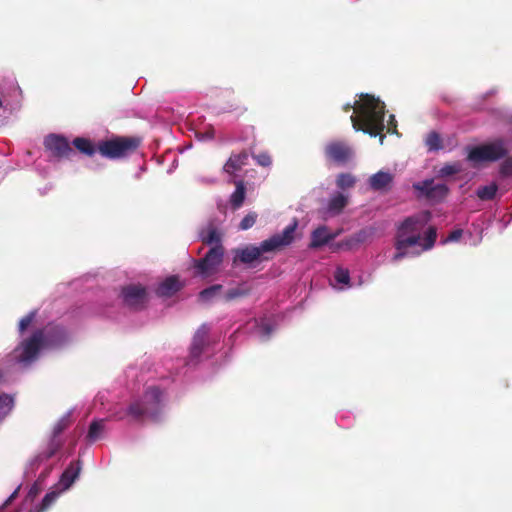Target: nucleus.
Returning a JSON list of instances; mask_svg holds the SVG:
<instances>
[{"mask_svg": "<svg viewBox=\"0 0 512 512\" xmlns=\"http://www.w3.org/2000/svg\"><path fill=\"white\" fill-rule=\"evenodd\" d=\"M353 108L356 114H353L350 119L355 130L363 131L374 137L381 135L385 129V105L383 102L372 95L362 94L361 102L356 107L350 103L343 107L345 112H349Z\"/></svg>", "mask_w": 512, "mask_h": 512, "instance_id": "f257e3e1", "label": "nucleus"}, {"mask_svg": "<svg viewBox=\"0 0 512 512\" xmlns=\"http://www.w3.org/2000/svg\"><path fill=\"white\" fill-rule=\"evenodd\" d=\"M297 222L288 225L282 233L275 234L272 237L262 241L259 246L246 245L233 249L234 266L238 264L252 265L255 261L269 260L267 253H273L284 246L289 245L294 239V232Z\"/></svg>", "mask_w": 512, "mask_h": 512, "instance_id": "f03ea898", "label": "nucleus"}, {"mask_svg": "<svg viewBox=\"0 0 512 512\" xmlns=\"http://www.w3.org/2000/svg\"><path fill=\"white\" fill-rule=\"evenodd\" d=\"M141 145V138L136 136H115L99 141L98 152L108 159H120L134 153Z\"/></svg>", "mask_w": 512, "mask_h": 512, "instance_id": "7ed1b4c3", "label": "nucleus"}, {"mask_svg": "<svg viewBox=\"0 0 512 512\" xmlns=\"http://www.w3.org/2000/svg\"><path fill=\"white\" fill-rule=\"evenodd\" d=\"M430 219L431 213L429 211H422L405 218L397 226L395 239L399 240L400 244L418 245L422 239L420 232Z\"/></svg>", "mask_w": 512, "mask_h": 512, "instance_id": "20e7f679", "label": "nucleus"}, {"mask_svg": "<svg viewBox=\"0 0 512 512\" xmlns=\"http://www.w3.org/2000/svg\"><path fill=\"white\" fill-rule=\"evenodd\" d=\"M161 397L162 391L158 387H149L142 399L129 405L127 413L135 420H141L144 416L157 420L160 414Z\"/></svg>", "mask_w": 512, "mask_h": 512, "instance_id": "39448f33", "label": "nucleus"}, {"mask_svg": "<svg viewBox=\"0 0 512 512\" xmlns=\"http://www.w3.org/2000/svg\"><path fill=\"white\" fill-rule=\"evenodd\" d=\"M507 154L506 142L503 139H496L472 148L468 154V160L476 163L494 162L504 158Z\"/></svg>", "mask_w": 512, "mask_h": 512, "instance_id": "423d86ee", "label": "nucleus"}, {"mask_svg": "<svg viewBox=\"0 0 512 512\" xmlns=\"http://www.w3.org/2000/svg\"><path fill=\"white\" fill-rule=\"evenodd\" d=\"M45 348L43 343V331L35 330L32 335L24 339L16 352V359L20 363L29 364L35 361L41 349Z\"/></svg>", "mask_w": 512, "mask_h": 512, "instance_id": "0eeeda50", "label": "nucleus"}, {"mask_svg": "<svg viewBox=\"0 0 512 512\" xmlns=\"http://www.w3.org/2000/svg\"><path fill=\"white\" fill-rule=\"evenodd\" d=\"M121 297L124 305L135 311L144 309L149 302L147 289L141 284H129L122 287Z\"/></svg>", "mask_w": 512, "mask_h": 512, "instance_id": "6e6552de", "label": "nucleus"}, {"mask_svg": "<svg viewBox=\"0 0 512 512\" xmlns=\"http://www.w3.org/2000/svg\"><path fill=\"white\" fill-rule=\"evenodd\" d=\"M223 257L224 247L222 245L211 247L203 258L194 261V268L197 274L209 276L215 273L222 263Z\"/></svg>", "mask_w": 512, "mask_h": 512, "instance_id": "1a4fd4ad", "label": "nucleus"}, {"mask_svg": "<svg viewBox=\"0 0 512 512\" xmlns=\"http://www.w3.org/2000/svg\"><path fill=\"white\" fill-rule=\"evenodd\" d=\"M413 189L419 192L418 197L439 203L448 195L449 188L446 184L435 183L433 179H426L413 184Z\"/></svg>", "mask_w": 512, "mask_h": 512, "instance_id": "9d476101", "label": "nucleus"}, {"mask_svg": "<svg viewBox=\"0 0 512 512\" xmlns=\"http://www.w3.org/2000/svg\"><path fill=\"white\" fill-rule=\"evenodd\" d=\"M324 154L327 160L338 165H344L353 158L354 151L347 142L334 140L325 146Z\"/></svg>", "mask_w": 512, "mask_h": 512, "instance_id": "9b49d317", "label": "nucleus"}, {"mask_svg": "<svg viewBox=\"0 0 512 512\" xmlns=\"http://www.w3.org/2000/svg\"><path fill=\"white\" fill-rule=\"evenodd\" d=\"M44 146L53 157L58 159H69L74 155V150L68 139L61 135H48L44 140Z\"/></svg>", "mask_w": 512, "mask_h": 512, "instance_id": "f8f14e48", "label": "nucleus"}, {"mask_svg": "<svg viewBox=\"0 0 512 512\" xmlns=\"http://www.w3.org/2000/svg\"><path fill=\"white\" fill-rule=\"evenodd\" d=\"M37 331H43V343L45 348H55L67 341V332L60 325L49 324Z\"/></svg>", "mask_w": 512, "mask_h": 512, "instance_id": "ddd939ff", "label": "nucleus"}, {"mask_svg": "<svg viewBox=\"0 0 512 512\" xmlns=\"http://www.w3.org/2000/svg\"><path fill=\"white\" fill-rule=\"evenodd\" d=\"M182 288L178 276L167 277L157 286L155 292L159 297H171Z\"/></svg>", "mask_w": 512, "mask_h": 512, "instance_id": "4468645a", "label": "nucleus"}, {"mask_svg": "<svg viewBox=\"0 0 512 512\" xmlns=\"http://www.w3.org/2000/svg\"><path fill=\"white\" fill-rule=\"evenodd\" d=\"M336 236L337 234H332L329 232L327 226H319L311 234V242L309 247L312 249L320 248L328 244Z\"/></svg>", "mask_w": 512, "mask_h": 512, "instance_id": "2eb2a0df", "label": "nucleus"}, {"mask_svg": "<svg viewBox=\"0 0 512 512\" xmlns=\"http://www.w3.org/2000/svg\"><path fill=\"white\" fill-rule=\"evenodd\" d=\"M209 328L206 325H202L195 333L191 348L190 354L193 358H198L206 345V340L208 336Z\"/></svg>", "mask_w": 512, "mask_h": 512, "instance_id": "dca6fc26", "label": "nucleus"}, {"mask_svg": "<svg viewBox=\"0 0 512 512\" xmlns=\"http://www.w3.org/2000/svg\"><path fill=\"white\" fill-rule=\"evenodd\" d=\"M249 153L246 150L241 151L238 154H232L224 164L223 170L233 175L236 171H239L243 166L247 164Z\"/></svg>", "mask_w": 512, "mask_h": 512, "instance_id": "f3484780", "label": "nucleus"}, {"mask_svg": "<svg viewBox=\"0 0 512 512\" xmlns=\"http://www.w3.org/2000/svg\"><path fill=\"white\" fill-rule=\"evenodd\" d=\"M81 471V461H73L69 464V466L62 473L60 483L61 485L67 489L69 488L74 481L78 478Z\"/></svg>", "mask_w": 512, "mask_h": 512, "instance_id": "a211bd4d", "label": "nucleus"}, {"mask_svg": "<svg viewBox=\"0 0 512 512\" xmlns=\"http://www.w3.org/2000/svg\"><path fill=\"white\" fill-rule=\"evenodd\" d=\"M393 182V175L389 172L378 171L369 178V185L375 191L386 189Z\"/></svg>", "mask_w": 512, "mask_h": 512, "instance_id": "6ab92c4d", "label": "nucleus"}, {"mask_svg": "<svg viewBox=\"0 0 512 512\" xmlns=\"http://www.w3.org/2000/svg\"><path fill=\"white\" fill-rule=\"evenodd\" d=\"M72 144L81 154L88 157H92L96 152H98L97 145L85 137H76Z\"/></svg>", "mask_w": 512, "mask_h": 512, "instance_id": "aec40b11", "label": "nucleus"}, {"mask_svg": "<svg viewBox=\"0 0 512 512\" xmlns=\"http://www.w3.org/2000/svg\"><path fill=\"white\" fill-rule=\"evenodd\" d=\"M348 204L347 196L337 193L333 195L328 202V212L332 215L340 214Z\"/></svg>", "mask_w": 512, "mask_h": 512, "instance_id": "412c9836", "label": "nucleus"}, {"mask_svg": "<svg viewBox=\"0 0 512 512\" xmlns=\"http://www.w3.org/2000/svg\"><path fill=\"white\" fill-rule=\"evenodd\" d=\"M201 240L205 245H222L221 244V235L218 230L210 225L206 231H202L200 234Z\"/></svg>", "mask_w": 512, "mask_h": 512, "instance_id": "4be33fe9", "label": "nucleus"}, {"mask_svg": "<svg viewBox=\"0 0 512 512\" xmlns=\"http://www.w3.org/2000/svg\"><path fill=\"white\" fill-rule=\"evenodd\" d=\"M235 185L236 189L230 197V203L233 209H238L242 206L245 200L246 188L243 181H237Z\"/></svg>", "mask_w": 512, "mask_h": 512, "instance_id": "5701e85b", "label": "nucleus"}, {"mask_svg": "<svg viewBox=\"0 0 512 512\" xmlns=\"http://www.w3.org/2000/svg\"><path fill=\"white\" fill-rule=\"evenodd\" d=\"M251 288L246 284H240L237 287L229 289L225 295V301L229 302L238 298L246 297L250 294Z\"/></svg>", "mask_w": 512, "mask_h": 512, "instance_id": "b1692460", "label": "nucleus"}, {"mask_svg": "<svg viewBox=\"0 0 512 512\" xmlns=\"http://www.w3.org/2000/svg\"><path fill=\"white\" fill-rule=\"evenodd\" d=\"M497 191L498 185L493 182L489 185L479 187L476 190V195L482 201H490L495 198Z\"/></svg>", "mask_w": 512, "mask_h": 512, "instance_id": "393cba45", "label": "nucleus"}, {"mask_svg": "<svg viewBox=\"0 0 512 512\" xmlns=\"http://www.w3.org/2000/svg\"><path fill=\"white\" fill-rule=\"evenodd\" d=\"M437 238V231L436 228L433 226H430L427 231L425 232V235L423 237V241L418 244L422 247L423 250H429L431 249Z\"/></svg>", "mask_w": 512, "mask_h": 512, "instance_id": "a878e982", "label": "nucleus"}, {"mask_svg": "<svg viewBox=\"0 0 512 512\" xmlns=\"http://www.w3.org/2000/svg\"><path fill=\"white\" fill-rule=\"evenodd\" d=\"M104 430V420H94L91 422L89 426V430L87 433V438L94 442L99 439L101 433Z\"/></svg>", "mask_w": 512, "mask_h": 512, "instance_id": "bb28decb", "label": "nucleus"}, {"mask_svg": "<svg viewBox=\"0 0 512 512\" xmlns=\"http://www.w3.org/2000/svg\"><path fill=\"white\" fill-rule=\"evenodd\" d=\"M14 407V398L6 393L0 394V417L8 415Z\"/></svg>", "mask_w": 512, "mask_h": 512, "instance_id": "cd10ccee", "label": "nucleus"}, {"mask_svg": "<svg viewBox=\"0 0 512 512\" xmlns=\"http://www.w3.org/2000/svg\"><path fill=\"white\" fill-rule=\"evenodd\" d=\"M425 144L429 151H438L443 147L441 136L435 131H432L427 135Z\"/></svg>", "mask_w": 512, "mask_h": 512, "instance_id": "c85d7f7f", "label": "nucleus"}, {"mask_svg": "<svg viewBox=\"0 0 512 512\" xmlns=\"http://www.w3.org/2000/svg\"><path fill=\"white\" fill-rule=\"evenodd\" d=\"M375 230L372 227H366L355 232L353 235L356 238V242L360 245L368 241H371L374 236Z\"/></svg>", "mask_w": 512, "mask_h": 512, "instance_id": "c756f323", "label": "nucleus"}, {"mask_svg": "<svg viewBox=\"0 0 512 512\" xmlns=\"http://www.w3.org/2000/svg\"><path fill=\"white\" fill-rule=\"evenodd\" d=\"M462 166L459 162L447 163L439 170V176L448 177L459 173Z\"/></svg>", "mask_w": 512, "mask_h": 512, "instance_id": "7c9ffc66", "label": "nucleus"}, {"mask_svg": "<svg viewBox=\"0 0 512 512\" xmlns=\"http://www.w3.org/2000/svg\"><path fill=\"white\" fill-rule=\"evenodd\" d=\"M355 178L349 173H341L338 175L336 184L341 189L351 188L355 185Z\"/></svg>", "mask_w": 512, "mask_h": 512, "instance_id": "2f4dec72", "label": "nucleus"}, {"mask_svg": "<svg viewBox=\"0 0 512 512\" xmlns=\"http://www.w3.org/2000/svg\"><path fill=\"white\" fill-rule=\"evenodd\" d=\"M412 246L413 245H408L405 243L400 244L399 240L395 239L394 247L396 249V252L392 257V261L398 262V261L402 260L407 255V248L412 247Z\"/></svg>", "mask_w": 512, "mask_h": 512, "instance_id": "473e14b6", "label": "nucleus"}, {"mask_svg": "<svg viewBox=\"0 0 512 512\" xmlns=\"http://www.w3.org/2000/svg\"><path fill=\"white\" fill-rule=\"evenodd\" d=\"M221 289H222V285H220V284H215L208 288H205L199 294L200 299L203 301H209L215 295H217L221 291Z\"/></svg>", "mask_w": 512, "mask_h": 512, "instance_id": "72a5a7b5", "label": "nucleus"}, {"mask_svg": "<svg viewBox=\"0 0 512 512\" xmlns=\"http://www.w3.org/2000/svg\"><path fill=\"white\" fill-rule=\"evenodd\" d=\"M334 278L337 283L348 285L350 282L349 270L343 267H337L334 272Z\"/></svg>", "mask_w": 512, "mask_h": 512, "instance_id": "f704fd0d", "label": "nucleus"}, {"mask_svg": "<svg viewBox=\"0 0 512 512\" xmlns=\"http://www.w3.org/2000/svg\"><path fill=\"white\" fill-rule=\"evenodd\" d=\"M70 425V415H66L58 420L53 428V438L56 439Z\"/></svg>", "mask_w": 512, "mask_h": 512, "instance_id": "c9c22d12", "label": "nucleus"}, {"mask_svg": "<svg viewBox=\"0 0 512 512\" xmlns=\"http://www.w3.org/2000/svg\"><path fill=\"white\" fill-rule=\"evenodd\" d=\"M60 446V442L53 438L49 443L47 449L40 455L41 459L48 460L52 458L59 450Z\"/></svg>", "mask_w": 512, "mask_h": 512, "instance_id": "e433bc0d", "label": "nucleus"}, {"mask_svg": "<svg viewBox=\"0 0 512 512\" xmlns=\"http://www.w3.org/2000/svg\"><path fill=\"white\" fill-rule=\"evenodd\" d=\"M58 497L57 492H49L47 493L39 506L38 512H46L48 508L55 502Z\"/></svg>", "mask_w": 512, "mask_h": 512, "instance_id": "4c0bfd02", "label": "nucleus"}, {"mask_svg": "<svg viewBox=\"0 0 512 512\" xmlns=\"http://www.w3.org/2000/svg\"><path fill=\"white\" fill-rule=\"evenodd\" d=\"M257 220V214L254 212L248 213L240 222L239 228L241 230H247L251 228Z\"/></svg>", "mask_w": 512, "mask_h": 512, "instance_id": "58836bf2", "label": "nucleus"}, {"mask_svg": "<svg viewBox=\"0 0 512 512\" xmlns=\"http://www.w3.org/2000/svg\"><path fill=\"white\" fill-rule=\"evenodd\" d=\"M360 246L358 242H356V238L352 234L351 236L347 237L346 239L342 240L340 243H338L339 248H344L346 250H354L357 249Z\"/></svg>", "mask_w": 512, "mask_h": 512, "instance_id": "ea45409f", "label": "nucleus"}, {"mask_svg": "<svg viewBox=\"0 0 512 512\" xmlns=\"http://www.w3.org/2000/svg\"><path fill=\"white\" fill-rule=\"evenodd\" d=\"M36 317V311H31L26 316H24L19 322V331L23 333L34 321Z\"/></svg>", "mask_w": 512, "mask_h": 512, "instance_id": "a19ab883", "label": "nucleus"}, {"mask_svg": "<svg viewBox=\"0 0 512 512\" xmlns=\"http://www.w3.org/2000/svg\"><path fill=\"white\" fill-rule=\"evenodd\" d=\"M252 157L256 160L257 164L263 167H269L272 164L271 156L266 153L262 152L258 155L251 154Z\"/></svg>", "mask_w": 512, "mask_h": 512, "instance_id": "79ce46f5", "label": "nucleus"}, {"mask_svg": "<svg viewBox=\"0 0 512 512\" xmlns=\"http://www.w3.org/2000/svg\"><path fill=\"white\" fill-rule=\"evenodd\" d=\"M500 173L504 177L512 176V156L506 158L500 167Z\"/></svg>", "mask_w": 512, "mask_h": 512, "instance_id": "37998d69", "label": "nucleus"}, {"mask_svg": "<svg viewBox=\"0 0 512 512\" xmlns=\"http://www.w3.org/2000/svg\"><path fill=\"white\" fill-rule=\"evenodd\" d=\"M20 490V486L17 487V489L8 497V499L3 503L2 506H0V512L3 511V509L8 506L18 495V492Z\"/></svg>", "mask_w": 512, "mask_h": 512, "instance_id": "c03bdc74", "label": "nucleus"}, {"mask_svg": "<svg viewBox=\"0 0 512 512\" xmlns=\"http://www.w3.org/2000/svg\"><path fill=\"white\" fill-rule=\"evenodd\" d=\"M396 127L397 126H396L395 117H394V115H391L389 123H388V126H387V132H389V133H396Z\"/></svg>", "mask_w": 512, "mask_h": 512, "instance_id": "a18cd8bd", "label": "nucleus"}, {"mask_svg": "<svg viewBox=\"0 0 512 512\" xmlns=\"http://www.w3.org/2000/svg\"><path fill=\"white\" fill-rule=\"evenodd\" d=\"M261 333L262 335L265 337V338H268L272 332V329L270 327L269 324L265 323V324H262L261 327Z\"/></svg>", "mask_w": 512, "mask_h": 512, "instance_id": "49530a36", "label": "nucleus"}, {"mask_svg": "<svg viewBox=\"0 0 512 512\" xmlns=\"http://www.w3.org/2000/svg\"><path fill=\"white\" fill-rule=\"evenodd\" d=\"M462 230H454L450 233L448 240H457L461 237Z\"/></svg>", "mask_w": 512, "mask_h": 512, "instance_id": "de8ad7c7", "label": "nucleus"}, {"mask_svg": "<svg viewBox=\"0 0 512 512\" xmlns=\"http://www.w3.org/2000/svg\"><path fill=\"white\" fill-rule=\"evenodd\" d=\"M38 492H39V488H38L37 484H34V485L30 488V490H29V492H28V496H29L30 498H34V497H36V495L38 494Z\"/></svg>", "mask_w": 512, "mask_h": 512, "instance_id": "09e8293b", "label": "nucleus"}, {"mask_svg": "<svg viewBox=\"0 0 512 512\" xmlns=\"http://www.w3.org/2000/svg\"><path fill=\"white\" fill-rule=\"evenodd\" d=\"M206 135L208 138L212 139L214 137V129L211 128L209 131L206 132Z\"/></svg>", "mask_w": 512, "mask_h": 512, "instance_id": "8fccbe9b", "label": "nucleus"}, {"mask_svg": "<svg viewBox=\"0 0 512 512\" xmlns=\"http://www.w3.org/2000/svg\"><path fill=\"white\" fill-rule=\"evenodd\" d=\"M3 379H4V372H3L2 368L0 367V383H2Z\"/></svg>", "mask_w": 512, "mask_h": 512, "instance_id": "3c124183", "label": "nucleus"}, {"mask_svg": "<svg viewBox=\"0 0 512 512\" xmlns=\"http://www.w3.org/2000/svg\"><path fill=\"white\" fill-rule=\"evenodd\" d=\"M3 106V102L2 100L0 99V108Z\"/></svg>", "mask_w": 512, "mask_h": 512, "instance_id": "603ef678", "label": "nucleus"}, {"mask_svg": "<svg viewBox=\"0 0 512 512\" xmlns=\"http://www.w3.org/2000/svg\"><path fill=\"white\" fill-rule=\"evenodd\" d=\"M383 138H384V136L381 135V138H380L381 143L383 142Z\"/></svg>", "mask_w": 512, "mask_h": 512, "instance_id": "864d4df0", "label": "nucleus"}]
</instances>
